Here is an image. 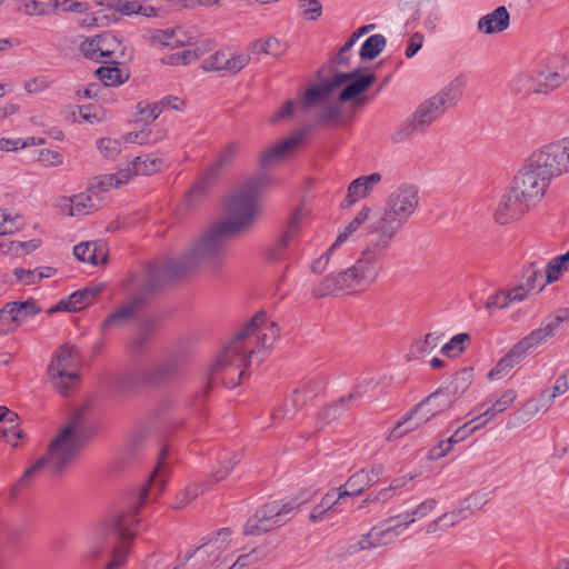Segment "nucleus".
I'll use <instances>...</instances> for the list:
<instances>
[{"instance_id":"obj_1","label":"nucleus","mask_w":569,"mask_h":569,"mask_svg":"<svg viewBox=\"0 0 569 569\" xmlns=\"http://www.w3.org/2000/svg\"><path fill=\"white\" fill-rule=\"evenodd\" d=\"M280 337V328L270 321L264 311L256 313L241 329L237 330L216 356L207 373L209 392L214 382L226 388L240 385L253 358L261 362Z\"/></svg>"},{"instance_id":"obj_2","label":"nucleus","mask_w":569,"mask_h":569,"mask_svg":"<svg viewBox=\"0 0 569 569\" xmlns=\"http://www.w3.org/2000/svg\"><path fill=\"white\" fill-rule=\"evenodd\" d=\"M168 448L162 447L157 465L149 476L148 482L139 493V500L129 511L122 512L117 518L106 521L93 536V546L88 551V558L98 559L107 549L111 550V560L106 569H119L129 553L130 546L136 536V527L139 522L138 513L142 506L157 499L163 491L169 478V465L167 462Z\"/></svg>"},{"instance_id":"obj_3","label":"nucleus","mask_w":569,"mask_h":569,"mask_svg":"<svg viewBox=\"0 0 569 569\" xmlns=\"http://www.w3.org/2000/svg\"><path fill=\"white\" fill-rule=\"evenodd\" d=\"M221 222L209 228L180 258H167L151 264L146 290L153 291L197 267L218 273L227 258V243L233 236Z\"/></svg>"},{"instance_id":"obj_4","label":"nucleus","mask_w":569,"mask_h":569,"mask_svg":"<svg viewBox=\"0 0 569 569\" xmlns=\"http://www.w3.org/2000/svg\"><path fill=\"white\" fill-rule=\"evenodd\" d=\"M370 228L371 238L356 263L343 271L323 278L312 291L315 297L322 298L373 282L379 272L378 262L390 248L400 227L381 216Z\"/></svg>"},{"instance_id":"obj_5","label":"nucleus","mask_w":569,"mask_h":569,"mask_svg":"<svg viewBox=\"0 0 569 569\" xmlns=\"http://www.w3.org/2000/svg\"><path fill=\"white\" fill-rule=\"evenodd\" d=\"M80 420L81 413L77 412L71 421L50 441L46 455L28 468L12 486L11 496H17L29 488L38 473L43 472L57 478L67 471L82 445V436L79 430Z\"/></svg>"},{"instance_id":"obj_6","label":"nucleus","mask_w":569,"mask_h":569,"mask_svg":"<svg viewBox=\"0 0 569 569\" xmlns=\"http://www.w3.org/2000/svg\"><path fill=\"white\" fill-rule=\"evenodd\" d=\"M376 80L377 77L375 73L362 74V70L360 68L355 69L351 72H339L330 80L309 88L303 94L302 103L306 107L327 103L332 92L338 87L347 83L339 93L337 102L323 108L319 113L318 118L320 122H329L338 119L341 112V102L353 100L355 107H360L367 103L366 98H358V96L367 91Z\"/></svg>"},{"instance_id":"obj_7","label":"nucleus","mask_w":569,"mask_h":569,"mask_svg":"<svg viewBox=\"0 0 569 569\" xmlns=\"http://www.w3.org/2000/svg\"><path fill=\"white\" fill-rule=\"evenodd\" d=\"M465 84L466 78L458 76L440 91L423 100L397 131V137L403 140L410 138L415 132H423L433 121L442 117L448 109L453 108L458 103Z\"/></svg>"},{"instance_id":"obj_8","label":"nucleus","mask_w":569,"mask_h":569,"mask_svg":"<svg viewBox=\"0 0 569 569\" xmlns=\"http://www.w3.org/2000/svg\"><path fill=\"white\" fill-rule=\"evenodd\" d=\"M270 184V178L258 176L248 180L228 200V220L221 223L232 233L248 228L259 213V196Z\"/></svg>"},{"instance_id":"obj_9","label":"nucleus","mask_w":569,"mask_h":569,"mask_svg":"<svg viewBox=\"0 0 569 569\" xmlns=\"http://www.w3.org/2000/svg\"><path fill=\"white\" fill-rule=\"evenodd\" d=\"M455 402L451 398L439 388L435 392L427 396L408 411L395 428L390 431L387 439L389 441L400 439L407 433L420 428L429 422L432 418L449 410Z\"/></svg>"},{"instance_id":"obj_10","label":"nucleus","mask_w":569,"mask_h":569,"mask_svg":"<svg viewBox=\"0 0 569 569\" xmlns=\"http://www.w3.org/2000/svg\"><path fill=\"white\" fill-rule=\"evenodd\" d=\"M551 180L529 158L513 177L510 187L532 210L545 198Z\"/></svg>"},{"instance_id":"obj_11","label":"nucleus","mask_w":569,"mask_h":569,"mask_svg":"<svg viewBox=\"0 0 569 569\" xmlns=\"http://www.w3.org/2000/svg\"><path fill=\"white\" fill-rule=\"evenodd\" d=\"M79 365L77 348L69 345L58 348L48 367L49 379L58 392L67 395L77 385Z\"/></svg>"},{"instance_id":"obj_12","label":"nucleus","mask_w":569,"mask_h":569,"mask_svg":"<svg viewBox=\"0 0 569 569\" xmlns=\"http://www.w3.org/2000/svg\"><path fill=\"white\" fill-rule=\"evenodd\" d=\"M530 159L549 180L569 173V138L540 147L531 153Z\"/></svg>"},{"instance_id":"obj_13","label":"nucleus","mask_w":569,"mask_h":569,"mask_svg":"<svg viewBox=\"0 0 569 569\" xmlns=\"http://www.w3.org/2000/svg\"><path fill=\"white\" fill-rule=\"evenodd\" d=\"M231 542V531L229 528H222L206 542L197 547L192 552L186 555V561L196 557L200 562L198 569H224L228 563V556L224 555Z\"/></svg>"},{"instance_id":"obj_14","label":"nucleus","mask_w":569,"mask_h":569,"mask_svg":"<svg viewBox=\"0 0 569 569\" xmlns=\"http://www.w3.org/2000/svg\"><path fill=\"white\" fill-rule=\"evenodd\" d=\"M295 509L291 502L279 505L277 501L261 506L247 520L243 533L246 536H259L276 528L282 527L289 518H286Z\"/></svg>"},{"instance_id":"obj_15","label":"nucleus","mask_w":569,"mask_h":569,"mask_svg":"<svg viewBox=\"0 0 569 569\" xmlns=\"http://www.w3.org/2000/svg\"><path fill=\"white\" fill-rule=\"evenodd\" d=\"M419 203V191L413 184H403L395 190L387 202L382 217L401 226L413 214Z\"/></svg>"},{"instance_id":"obj_16","label":"nucleus","mask_w":569,"mask_h":569,"mask_svg":"<svg viewBox=\"0 0 569 569\" xmlns=\"http://www.w3.org/2000/svg\"><path fill=\"white\" fill-rule=\"evenodd\" d=\"M530 210L529 206L509 187L501 197L493 217L497 223L506 226L520 220Z\"/></svg>"},{"instance_id":"obj_17","label":"nucleus","mask_w":569,"mask_h":569,"mask_svg":"<svg viewBox=\"0 0 569 569\" xmlns=\"http://www.w3.org/2000/svg\"><path fill=\"white\" fill-rule=\"evenodd\" d=\"M143 305L142 296H136L112 311L100 325L102 333L127 326Z\"/></svg>"},{"instance_id":"obj_18","label":"nucleus","mask_w":569,"mask_h":569,"mask_svg":"<svg viewBox=\"0 0 569 569\" xmlns=\"http://www.w3.org/2000/svg\"><path fill=\"white\" fill-rule=\"evenodd\" d=\"M569 81V68L535 71V94L549 96Z\"/></svg>"},{"instance_id":"obj_19","label":"nucleus","mask_w":569,"mask_h":569,"mask_svg":"<svg viewBox=\"0 0 569 569\" xmlns=\"http://www.w3.org/2000/svg\"><path fill=\"white\" fill-rule=\"evenodd\" d=\"M569 319V309H560L553 317L548 318L541 327L532 330L529 335L521 340L530 349L538 347L548 338L555 336L559 330L561 323Z\"/></svg>"},{"instance_id":"obj_20","label":"nucleus","mask_w":569,"mask_h":569,"mask_svg":"<svg viewBox=\"0 0 569 569\" xmlns=\"http://www.w3.org/2000/svg\"><path fill=\"white\" fill-rule=\"evenodd\" d=\"M102 291V287L92 286L80 289L71 293L67 299H62L54 307L50 308L47 312L52 315L58 311L76 312L82 310L86 306L91 303L93 299Z\"/></svg>"},{"instance_id":"obj_21","label":"nucleus","mask_w":569,"mask_h":569,"mask_svg":"<svg viewBox=\"0 0 569 569\" xmlns=\"http://www.w3.org/2000/svg\"><path fill=\"white\" fill-rule=\"evenodd\" d=\"M399 517H390L385 521L381 527H375L370 532L363 536L355 546H351L353 550H366L380 545H386L388 540H383L385 537H392L400 533L399 528L401 523H393Z\"/></svg>"},{"instance_id":"obj_22","label":"nucleus","mask_w":569,"mask_h":569,"mask_svg":"<svg viewBox=\"0 0 569 569\" xmlns=\"http://www.w3.org/2000/svg\"><path fill=\"white\" fill-rule=\"evenodd\" d=\"M303 138L305 132L297 131L286 140L266 149L259 159L261 168H268L281 161L302 142Z\"/></svg>"},{"instance_id":"obj_23","label":"nucleus","mask_w":569,"mask_h":569,"mask_svg":"<svg viewBox=\"0 0 569 569\" xmlns=\"http://www.w3.org/2000/svg\"><path fill=\"white\" fill-rule=\"evenodd\" d=\"M150 386L146 369L132 370L119 376L112 386V392L118 396H128Z\"/></svg>"},{"instance_id":"obj_24","label":"nucleus","mask_w":569,"mask_h":569,"mask_svg":"<svg viewBox=\"0 0 569 569\" xmlns=\"http://www.w3.org/2000/svg\"><path fill=\"white\" fill-rule=\"evenodd\" d=\"M62 201L66 203V207H68L67 214L70 217L90 214L97 211L101 203L99 194L92 193L89 189L71 198L64 197Z\"/></svg>"},{"instance_id":"obj_25","label":"nucleus","mask_w":569,"mask_h":569,"mask_svg":"<svg viewBox=\"0 0 569 569\" xmlns=\"http://www.w3.org/2000/svg\"><path fill=\"white\" fill-rule=\"evenodd\" d=\"M380 181L381 174L378 172L357 178L349 184L347 196L342 200L341 207L345 209L351 207L358 200L368 196L372 187L378 184Z\"/></svg>"},{"instance_id":"obj_26","label":"nucleus","mask_w":569,"mask_h":569,"mask_svg":"<svg viewBox=\"0 0 569 569\" xmlns=\"http://www.w3.org/2000/svg\"><path fill=\"white\" fill-rule=\"evenodd\" d=\"M510 14L505 6L496 8L478 20L477 28L485 34L500 33L509 28Z\"/></svg>"},{"instance_id":"obj_27","label":"nucleus","mask_w":569,"mask_h":569,"mask_svg":"<svg viewBox=\"0 0 569 569\" xmlns=\"http://www.w3.org/2000/svg\"><path fill=\"white\" fill-rule=\"evenodd\" d=\"M529 348L522 340L518 341L490 370V379H499L519 363L528 352Z\"/></svg>"},{"instance_id":"obj_28","label":"nucleus","mask_w":569,"mask_h":569,"mask_svg":"<svg viewBox=\"0 0 569 569\" xmlns=\"http://www.w3.org/2000/svg\"><path fill=\"white\" fill-rule=\"evenodd\" d=\"M74 257L82 262L98 266L107 261L108 251L102 242H81L73 248Z\"/></svg>"},{"instance_id":"obj_29","label":"nucleus","mask_w":569,"mask_h":569,"mask_svg":"<svg viewBox=\"0 0 569 569\" xmlns=\"http://www.w3.org/2000/svg\"><path fill=\"white\" fill-rule=\"evenodd\" d=\"M241 144L238 141H231L223 146L217 153L213 162L207 168L210 174L213 173L218 179L231 167L236 160Z\"/></svg>"},{"instance_id":"obj_30","label":"nucleus","mask_w":569,"mask_h":569,"mask_svg":"<svg viewBox=\"0 0 569 569\" xmlns=\"http://www.w3.org/2000/svg\"><path fill=\"white\" fill-rule=\"evenodd\" d=\"M131 178V171L129 168L120 169L116 173L102 174L94 179V182L91 183L89 190L92 193L98 192H107L111 188H117L121 184L127 183Z\"/></svg>"},{"instance_id":"obj_31","label":"nucleus","mask_w":569,"mask_h":569,"mask_svg":"<svg viewBox=\"0 0 569 569\" xmlns=\"http://www.w3.org/2000/svg\"><path fill=\"white\" fill-rule=\"evenodd\" d=\"M110 7L124 16L141 14L143 17H157L158 9L140 0H113Z\"/></svg>"},{"instance_id":"obj_32","label":"nucleus","mask_w":569,"mask_h":569,"mask_svg":"<svg viewBox=\"0 0 569 569\" xmlns=\"http://www.w3.org/2000/svg\"><path fill=\"white\" fill-rule=\"evenodd\" d=\"M108 63V61H104ZM111 66H102L96 70V76L107 87H117L129 79V72L118 67L119 60L109 61Z\"/></svg>"},{"instance_id":"obj_33","label":"nucleus","mask_w":569,"mask_h":569,"mask_svg":"<svg viewBox=\"0 0 569 569\" xmlns=\"http://www.w3.org/2000/svg\"><path fill=\"white\" fill-rule=\"evenodd\" d=\"M472 377V369L465 368L453 376L449 385L441 388L456 402L470 387Z\"/></svg>"},{"instance_id":"obj_34","label":"nucleus","mask_w":569,"mask_h":569,"mask_svg":"<svg viewBox=\"0 0 569 569\" xmlns=\"http://www.w3.org/2000/svg\"><path fill=\"white\" fill-rule=\"evenodd\" d=\"M163 160L159 157L144 154L136 157L134 160L127 167L131 171V177L136 174L149 176L157 173L161 170Z\"/></svg>"},{"instance_id":"obj_35","label":"nucleus","mask_w":569,"mask_h":569,"mask_svg":"<svg viewBox=\"0 0 569 569\" xmlns=\"http://www.w3.org/2000/svg\"><path fill=\"white\" fill-rule=\"evenodd\" d=\"M218 180L219 179L213 173L210 174V171L206 169L202 176L192 184V187L186 193V198L190 202V204H193L199 200L203 199Z\"/></svg>"},{"instance_id":"obj_36","label":"nucleus","mask_w":569,"mask_h":569,"mask_svg":"<svg viewBox=\"0 0 569 569\" xmlns=\"http://www.w3.org/2000/svg\"><path fill=\"white\" fill-rule=\"evenodd\" d=\"M101 61L119 60L123 56L121 41L112 33L98 34Z\"/></svg>"},{"instance_id":"obj_37","label":"nucleus","mask_w":569,"mask_h":569,"mask_svg":"<svg viewBox=\"0 0 569 569\" xmlns=\"http://www.w3.org/2000/svg\"><path fill=\"white\" fill-rule=\"evenodd\" d=\"M517 398V392L512 389L506 390L499 399H497L490 407L486 410L481 411L476 419H480L481 417H486L487 419L482 422L486 425L489 420L493 419L497 415L506 411L509 407L512 406Z\"/></svg>"},{"instance_id":"obj_38","label":"nucleus","mask_w":569,"mask_h":569,"mask_svg":"<svg viewBox=\"0 0 569 569\" xmlns=\"http://www.w3.org/2000/svg\"><path fill=\"white\" fill-rule=\"evenodd\" d=\"M535 71L519 72L509 81V90L513 94H522L529 97L535 94Z\"/></svg>"},{"instance_id":"obj_39","label":"nucleus","mask_w":569,"mask_h":569,"mask_svg":"<svg viewBox=\"0 0 569 569\" xmlns=\"http://www.w3.org/2000/svg\"><path fill=\"white\" fill-rule=\"evenodd\" d=\"M8 303L9 309L12 310V313L14 315V320L17 321L18 327L41 311V308L37 306V302L33 299H28L26 301H12Z\"/></svg>"},{"instance_id":"obj_40","label":"nucleus","mask_w":569,"mask_h":569,"mask_svg":"<svg viewBox=\"0 0 569 569\" xmlns=\"http://www.w3.org/2000/svg\"><path fill=\"white\" fill-rule=\"evenodd\" d=\"M288 50V44L281 42L274 37L268 39H259L252 43V52L270 54L276 58L283 56Z\"/></svg>"},{"instance_id":"obj_41","label":"nucleus","mask_w":569,"mask_h":569,"mask_svg":"<svg viewBox=\"0 0 569 569\" xmlns=\"http://www.w3.org/2000/svg\"><path fill=\"white\" fill-rule=\"evenodd\" d=\"M437 506L436 499H427L421 502L411 513L399 515V519L393 523H401L399 531L407 528L409 525L416 521L417 518L421 519L428 516Z\"/></svg>"},{"instance_id":"obj_42","label":"nucleus","mask_w":569,"mask_h":569,"mask_svg":"<svg viewBox=\"0 0 569 569\" xmlns=\"http://www.w3.org/2000/svg\"><path fill=\"white\" fill-rule=\"evenodd\" d=\"M150 385L158 383L173 378L178 372V365L174 361H164L154 367L146 368Z\"/></svg>"},{"instance_id":"obj_43","label":"nucleus","mask_w":569,"mask_h":569,"mask_svg":"<svg viewBox=\"0 0 569 569\" xmlns=\"http://www.w3.org/2000/svg\"><path fill=\"white\" fill-rule=\"evenodd\" d=\"M310 209L307 207L306 201H301V203L290 213L284 232L292 237H297L303 221L310 216Z\"/></svg>"},{"instance_id":"obj_44","label":"nucleus","mask_w":569,"mask_h":569,"mask_svg":"<svg viewBox=\"0 0 569 569\" xmlns=\"http://www.w3.org/2000/svg\"><path fill=\"white\" fill-rule=\"evenodd\" d=\"M468 517V513H465L460 507L457 509L443 513L436 520L431 521L427 527V532L432 533L437 530L449 528L455 526L456 523H459L462 519H466Z\"/></svg>"},{"instance_id":"obj_45","label":"nucleus","mask_w":569,"mask_h":569,"mask_svg":"<svg viewBox=\"0 0 569 569\" xmlns=\"http://www.w3.org/2000/svg\"><path fill=\"white\" fill-rule=\"evenodd\" d=\"M521 282L527 288V290L530 291L535 289L541 291L547 284L545 274H542V272L535 262H531L523 268Z\"/></svg>"},{"instance_id":"obj_46","label":"nucleus","mask_w":569,"mask_h":569,"mask_svg":"<svg viewBox=\"0 0 569 569\" xmlns=\"http://www.w3.org/2000/svg\"><path fill=\"white\" fill-rule=\"evenodd\" d=\"M370 211V208L363 207L349 222L345 230L338 234L336 241L330 247V251H333L336 247L345 242L351 234H353L362 226V223L368 220Z\"/></svg>"},{"instance_id":"obj_47","label":"nucleus","mask_w":569,"mask_h":569,"mask_svg":"<svg viewBox=\"0 0 569 569\" xmlns=\"http://www.w3.org/2000/svg\"><path fill=\"white\" fill-rule=\"evenodd\" d=\"M386 38L382 34L370 36L362 44L359 56L361 59L372 60L378 57L386 47Z\"/></svg>"},{"instance_id":"obj_48","label":"nucleus","mask_w":569,"mask_h":569,"mask_svg":"<svg viewBox=\"0 0 569 569\" xmlns=\"http://www.w3.org/2000/svg\"><path fill=\"white\" fill-rule=\"evenodd\" d=\"M207 489L206 483H190L181 490L174 498L173 508L182 509L194 500L199 495L203 493Z\"/></svg>"},{"instance_id":"obj_49","label":"nucleus","mask_w":569,"mask_h":569,"mask_svg":"<svg viewBox=\"0 0 569 569\" xmlns=\"http://www.w3.org/2000/svg\"><path fill=\"white\" fill-rule=\"evenodd\" d=\"M367 473H365L363 470H360L356 473H353L345 483L342 488V496L351 497V496H358L362 493L366 489L369 488L368 486V478Z\"/></svg>"},{"instance_id":"obj_50","label":"nucleus","mask_w":569,"mask_h":569,"mask_svg":"<svg viewBox=\"0 0 569 569\" xmlns=\"http://www.w3.org/2000/svg\"><path fill=\"white\" fill-rule=\"evenodd\" d=\"M60 9V1L53 0L44 3L37 0H29L23 3L22 10L27 16H49Z\"/></svg>"},{"instance_id":"obj_51","label":"nucleus","mask_w":569,"mask_h":569,"mask_svg":"<svg viewBox=\"0 0 569 569\" xmlns=\"http://www.w3.org/2000/svg\"><path fill=\"white\" fill-rule=\"evenodd\" d=\"M471 337L469 333H458L441 347V352L449 358L459 357L466 350V345L469 343Z\"/></svg>"},{"instance_id":"obj_52","label":"nucleus","mask_w":569,"mask_h":569,"mask_svg":"<svg viewBox=\"0 0 569 569\" xmlns=\"http://www.w3.org/2000/svg\"><path fill=\"white\" fill-rule=\"evenodd\" d=\"M569 389V369L561 375L551 388V392L548 390L542 392L540 400L545 401L546 405H550L553 399Z\"/></svg>"},{"instance_id":"obj_53","label":"nucleus","mask_w":569,"mask_h":569,"mask_svg":"<svg viewBox=\"0 0 569 569\" xmlns=\"http://www.w3.org/2000/svg\"><path fill=\"white\" fill-rule=\"evenodd\" d=\"M250 56L242 53L237 56L226 57L221 72L229 74H237L250 63Z\"/></svg>"},{"instance_id":"obj_54","label":"nucleus","mask_w":569,"mask_h":569,"mask_svg":"<svg viewBox=\"0 0 569 569\" xmlns=\"http://www.w3.org/2000/svg\"><path fill=\"white\" fill-rule=\"evenodd\" d=\"M442 338V333H428L423 340L417 341L412 345V352L418 355L430 353L439 346Z\"/></svg>"},{"instance_id":"obj_55","label":"nucleus","mask_w":569,"mask_h":569,"mask_svg":"<svg viewBox=\"0 0 569 569\" xmlns=\"http://www.w3.org/2000/svg\"><path fill=\"white\" fill-rule=\"evenodd\" d=\"M295 237L282 231L278 241L269 249L268 258L271 261H279L284 258L287 249Z\"/></svg>"},{"instance_id":"obj_56","label":"nucleus","mask_w":569,"mask_h":569,"mask_svg":"<svg viewBox=\"0 0 569 569\" xmlns=\"http://www.w3.org/2000/svg\"><path fill=\"white\" fill-rule=\"evenodd\" d=\"M151 41L160 47L176 48L183 42L176 37L174 30H156L151 36Z\"/></svg>"},{"instance_id":"obj_57","label":"nucleus","mask_w":569,"mask_h":569,"mask_svg":"<svg viewBox=\"0 0 569 569\" xmlns=\"http://www.w3.org/2000/svg\"><path fill=\"white\" fill-rule=\"evenodd\" d=\"M161 107L159 102L148 103L144 101H140L137 104V114L140 120L146 122L154 121L161 113Z\"/></svg>"},{"instance_id":"obj_58","label":"nucleus","mask_w":569,"mask_h":569,"mask_svg":"<svg viewBox=\"0 0 569 569\" xmlns=\"http://www.w3.org/2000/svg\"><path fill=\"white\" fill-rule=\"evenodd\" d=\"M486 502H487L486 495L479 493V492H473L470 496H468L467 498H465L461 501L459 507L461 508V510L465 513H468V516H470L476 510L481 509L486 505Z\"/></svg>"},{"instance_id":"obj_59","label":"nucleus","mask_w":569,"mask_h":569,"mask_svg":"<svg viewBox=\"0 0 569 569\" xmlns=\"http://www.w3.org/2000/svg\"><path fill=\"white\" fill-rule=\"evenodd\" d=\"M299 8L305 19L316 21L322 13V6L318 0H299Z\"/></svg>"},{"instance_id":"obj_60","label":"nucleus","mask_w":569,"mask_h":569,"mask_svg":"<svg viewBox=\"0 0 569 569\" xmlns=\"http://www.w3.org/2000/svg\"><path fill=\"white\" fill-rule=\"evenodd\" d=\"M476 420L477 419L475 417L472 420L459 427L449 438H447V442H449L450 446L453 447V445L459 443L467 439L469 436H471L476 430L483 426L482 423H480L472 428H469V426Z\"/></svg>"},{"instance_id":"obj_61","label":"nucleus","mask_w":569,"mask_h":569,"mask_svg":"<svg viewBox=\"0 0 569 569\" xmlns=\"http://www.w3.org/2000/svg\"><path fill=\"white\" fill-rule=\"evenodd\" d=\"M120 147V142L116 139L102 138L98 141V148L107 159H114L121 151Z\"/></svg>"},{"instance_id":"obj_62","label":"nucleus","mask_w":569,"mask_h":569,"mask_svg":"<svg viewBox=\"0 0 569 569\" xmlns=\"http://www.w3.org/2000/svg\"><path fill=\"white\" fill-rule=\"evenodd\" d=\"M18 328V323L14 320L12 310L9 309V303L0 310V333H9Z\"/></svg>"},{"instance_id":"obj_63","label":"nucleus","mask_w":569,"mask_h":569,"mask_svg":"<svg viewBox=\"0 0 569 569\" xmlns=\"http://www.w3.org/2000/svg\"><path fill=\"white\" fill-rule=\"evenodd\" d=\"M509 299L507 297V292L505 290H500L495 295L488 297L485 302V308L489 313H493L498 309H503L509 305Z\"/></svg>"},{"instance_id":"obj_64","label":"nucleus","mask_w":569,"mask_h":569,"mask_svg":"<svg viewBox=\"0 0 569 569\" xmlns=\"http://www.w3.org/2000/svg\"><path fill=\"white\" fill-rule=\"evenodd\" d=\"M80 49L86 58L97 62L101 61L98 36L91 39H86L81 43Z\"/></svg>"}]
</instances>
